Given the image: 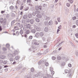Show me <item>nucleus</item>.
I'll return each mask as SVG.
<instances>
[{"mask_svg":"<svg viewBox=\"0 0 78 78\" xmlns=\"http://www.w3.org/2000/svg\"><path fill=\"white\" fill-rule=\"evenodd\" d=\"M18 52L17 51H14V53L13 54H9L8 55V57L9 58H12L13 57H14V56H15L18 53Z\"/></svg>","mask_w":78,"mask_h":78,"instance_id":"f257e3e1","label":"nucleus"},{"mask_svg":"<svg viewBox=\"0 0 78 78\" xmlns=\"http://www.w3.org/2000/svg\"><path fill=\"white\" fill-rule=\"evenodd\" d=\"M34 29L37 30V31H39L41 30V29L40 28V27H39L38 26H36V24H35L34 25Z\"/></svg>","mask_w":78,"mask_h":78,"instance_id":"f03ea898","label":"nucleus"},{"mask_svg":"<svg viewBox=\"0 0 78 78\" xmlns=\"http://www.w3.org/2000/svg\"><path fill=\"white\" fill-rule=\"evenodd\" d=\"M22 64L20 63L18 67L16 68V70H20V69L22 68Z\"/></svg>","mask_w":78,"mask_h":78,"instance_id":"7ed1b4c3","label":"nucleus"},{"mask_svg":"<svg viewBox=\"0 0 78 78\" xmlns=\"http://www.w3.org/2000/svg\"><path fill=\"white\" fill-rule=\"evenodd\" d=\"M44 19L45 20H47V21H48V20L50 19V18L49 16H44Z\"/></svg>","mask_w":78,"mask_h":78,"instance_id":"20e7f679","label":"nucleus"},{"mask_svg":"<svg viewBox=\"0 0 78 78\" xmlns=\"http://www.w3.org/2000/svg\"><path fill=\"white\" fill-rule=\"evenodd\" d=\"M73 75V73H72L71 72H70L69 73H68L67 76H69V78H70Z\"/></svg>","mask_w":78,"mask_h":78,"instance_id":"39448f33","label":"nucleus"},{"mask_svg":"<svg viewBox=\"0 0 78 78\" xmlns=\"http://www.w3.org/2000/svg\"><path fill=\"white\" fill-rule=\"evenodd\" d=\"M34 44L35 45H38L39 44L37 42V41L36 40L34 39Z\"/></svg>","mask_w":78,"mask_h":78,"instance_id":"423d86ee","label":"nucleus"},{"mask_svg":"<svg viewBox=\"0 0 78 78\" xmlns=\"http://www.w3.org/2000/svg\"><path fill=\"white\" fill-rule=\"evenodd\" d=\"M19 31H20V33L22 35V34H23V30H22L21 29H19Z\"/></svg>","mask_w":78,"mask_h":78,"instance_id":"0eeeda50","label":"nucleus"},{"mask_svg":"<svg viewBox=\"0 0 78 78\" xmlns=\"http://www.w3.org/2000/svg\"><path fill=\"white\" fill-rule=\"evenodd\" d=\"M7 22H6V20H5L4 21L2 22V24L3 25H5L6 24Z\"/></svg>","mask_w":78,"mask_h":78,"instance_id":"6e6552de","label":"nucleus"},{"mask_svg":"<svg viewBox=\"0 0 78 78\" xmlns=\"http://www.w3.org/2000/svg\"><path fill=\"white\" fill-rule=\"evenodd\" d=\"M5 58H6V56L5 55H1L0 56V58L2 59H4Z\"/></svg>","mask_w":78,"mask_h":78,"instance_id":"1a4fd4ad","label":"nucleus"},{"mask_svg":"<svg viewBox=\"0 0 78 78\" xmlns=\"http://www.w3.org/2000/svg\"><path fill=\"white\" fill-rule=\"evenodd\" d=\"M5 19H4L3 18H2L0 19V23L1 24H2L3 22L4 21Z\"/></svg>","mask_w":78,"mask_h":78,"instance_id":"9d476101","label":"nucleus"},{"mask_svg":"<svg viewBox=\"0 0 78 78\" xmlns=\"http://www.w3.org/2000/svg\"><path fill=\"white\" fill-rule=\"evenodd\" d=\"M9 9L12 11L14 9V7L12 5H11L9 7Z\"/></svg>","mask_w":78,"mask_h":78,"instance_id":"9b49d317","label":"nucleus"},{"mask_svg":"<svg viewBox=\"0 0 78 78\" xmlns=\"http://www.w3.org/2000/svg\"><path fill=\"white\" fill-rule=\"evenodd\" d=\"M39 36H40L39 33L38 32L36 33L35 34V37H38Z\"/></svg>","mask_w":78,"mask_h":78,"instance_id":"f8f14e48","label":"nucleus"},{"mask_svg":"<svg viewBox=\"0 0 78 78\" xmlns=\"http://www.w3.org/2000/svg\"><path fill=\"white\" fill-rule=\"evenodd\" d=\"M37 17L38 18H41L42 17V15L39 14H38L37 15Z\"/></svg>","mask_w":78,"mask_h":78,"instance_id":"ddd939ff","label":"nucleus"},{"mask_svg":"<svg viewBox=\"0 0 78 78\" xmlns=\"http://www.w3.org/2000/svg\"><path fill=\"white\" fill-rule=\"evenodd\" d=\"M39 35L40 37H42L44 36V33L43 32H41L40 33Z\"/></svg>","mask_w":78,"mask_h":78,"instance_id":"4468645a","label":"nucleus"},{"mask_svg":"<svg viewBox=\"0 0 78 78\" xmlns=\"http://www.w3.org/2000/svg\"><path fill=\"white\" fill-rule=\"evenodd\" d=\"M14 36V35H16V36H19V32L18 31H17L16 32V34H13Z\"/></svg>","mask_w":78,"mask_h":78,"instance_id":"2eb2a0df","label":"nucleus"},{"mask_svg":"<svg viewBox=\"0 0 78 78\" xmlns=\"http://www.w3.org/2000/svg\"><path fill=\"white\" fill-rule=\"evenodd\" d=\"M48 24L49 25H53V21L51 20L48 23Z\"/></svg>","mask_w":78,"mask_h":78,"instance_id":"dca6fc26","label":"nucleus"},{"mask_svg":"<svg viewBox=\"0 0 78 78\" xmlns=\"http://www.w3.org/2000/svg\"><path fill=\"white\" fill-rule=\"evenodd\" d=\"M20 56H16L15 58V60H18V59H20Z\"/></svg>","mask_w":78,"mask_h":78,"instance_id":"f3484780","label":"nucleus"},{"mask_svg":"<svg viewBox=\"0 0 78 78\" xmlns=\"http://www.w3.org/2000/svg\"><path fill=\"white\" fill-rule=\"evenodd\" d=\"M36 30L34 29H32L31 30V32L32 33H33L34 34V33H36Z\"/></svg>","mask_w":78,"mask_h":78,"instance_id":"a211bd4d","label":"nucleus"},{"mask_svg":"<svg viewBox=\"0 0 78 78\" xmlns=\"http://www.w3.org/2000/svg\"><path fill=\"white\" fill-rule=\"evenodd\" d=\"M30 27H31V25L29 24L26 25V28H30Z\"/></svg>","mask_w":78,"mask_h":78,"instance_id":"6ab92c4d","label":"nucleus"},{"mask_svg":"<svg viewBox=\"0 0 78 78\" xmlns=\"http://www.w3.org/2000/svg\"><path fill=\"white\" fill-rule=\"evenodd\" d=\"M44 31L46 32H48V27H46L44 28Z\"/></svg>","mask_w":78,"mask_h":78,"instance_id":"aec40b11","label":"nucleus"},{"mask_svg":"<svg viewBox=\"0 0 78 78\" xmlns=\"http://www.w3.org/2000/svg\"><path fill=\"white\" fill-rule=\"evenodd\" d=\"M30 23L31 24H33L34 23V20L33 19H31L30 20Z\"/></svg>","mask_w":78,"mask_h":78,"instance_id":"412c9836","label":"nucleus"},{"mask_svg":"<svg viewBox=\"0 0 78 78\" xmlns=\"http://www.w3.org/2000/svg\"><path fill=\"white\" fill-rule=\"evenodd\" d=\"M14 28L15 30H19V28H18V27L17 26L14 27Z\"/></svg>","mask_w":78,"mask_h":78,"instance_id":"4be33fe9","label":"nucleus"},{"mask_svg":"<svg viewBox=\"0 0 78 78\" xmlns=\"http://www.w3.org/2000/svg\"><path fill=\"white\" fill-rule=\"evenodd\" d=\"M35 20L37 22H40V20L39 19L37 18L35 19Z\"/></svg>","mask_w":78,"mask_h":78,"instance_id":"5701e85b","label":"nucleus"},{"mask_svg":"<svg viewBox=\"0 0 78 78\" xmlns=\"http://www.w3.org/2000/svg\"><path fill=\"white\" fill-rule=\"evenodd\" d=\"M28 17L29 18H31L32 17V15L31 14H28Z\"/></svg>","mask_w":78,"mask_h":78,"instance_id":"b1692460","label":"nucleus"},{"mask_svg":"<svg viewBox=\"0 0 78 78\" xmlns=\"http://www.w3.org/2000/svg\"><path fill=\"white\" fill-rule=\"evenodd\" d=\"M26 34H30V30H27L26 31Z\"/></svg>","mask_w":78,"mask_h":78,"instance_id":"393cba45","label":"nucleus"},{"mask_svg":"<svg viewBox=\"0 0 78 78\" xmlns=\"http://www.w3.org/2000/svg\"><path fill=\"white\" fill-rule=\"evenodd\" d=\"M7 62H8V61L7 60H5L3 62V63L4 64H6Z\"/></svg>","mask_w":78,"mask_h":78,"instance_id":"a878e982","label":"nucleus"},{"mask_svg":"<svg viewBox=\"0 0 78 78\" xmlns=\"http://www.w3.org/2000/svg\"><path fill=\"white\" fill-rule=\"evenodd\" d=\"M27 15H25L23 17V18L24 19H26L27 18Z\"/></svg>","mask_w":78,"mask_h":78,"instance_id":"bb28decb","label":"nucleus"},{"mask_svg":"<svg viewBox=\"0 0 78 78\" xmlns=\"http://www.w3.org/2000/svg\"><path fill=\"white\" fill-rule=\"evenodd\" d=\"M69 71H68V70L67 69H65V73H69Z\"/></svg>","mask_w":78,"mask_h":78,"instance_id":"cd10ccee","label":"nucleus"},{"mask_svg":"<svg viewBox=\"0 0 78 78\" xmlns=\"http://www.w3.org/2000/svg\"><path fill=\"white\" fill-rule=\"evenodd\" d=\"M41 14L42 16H45V12H41Z\"/></svg>","mask_w":78,"mask_h":78,"instance_id":"c85d7f7f","label":"nucleus"},{"mask_svg":"<svg viewBox=\"0 0 78 78\" xmlns=\"http://www.w3.org/2000/svg\"><path fill=\"white\" fill-rule=\"evenodd\" d=\"M44 24L45 25H48V22L47 21H45L44 22Z\"/></svg>","mask_w":78,"mask_h":78,"instance_id":"c756f323","label":"nucleus"},{"mask_svg":"<svg viewBox=\"0 0 78 78\" xmlns=\"http://www.w3.org/2000/svg\"><path fill=\"white\" fill-rule=\"evenodd\" d=\"M21 22L23 24H24L25 22V20H22Z\"/></svg>","mask_w":78,"mask_h":78,"instance_id":"7c9ffc66","label":"nucleus"},{"mask_svg":"<svg viewBox=\"0 0 78 78\" xmlns=\"http://www.w3.org/2000/svg\"><path fill=\"white\" fill-rule=\"evenodd\" d=\"M45 65L46 66V67L48 66H49V64L48 62H46L45 63Z\"/></svg>","mask_w":78,"mask_h":78,"instance_id":"2f4dec72","label":"nucleus"},{"mask_svg":"<svg viewBox=\"0 0 78 78\" xmlns=\"http://www.w3.org/2000/svg\"><path fill=\"white\" fill-rule=\"evenodd\" d=\"M47 78H51V76L50 75L48 74L47 76Z\"/></svg>","mask_w":78,"mask_h":78,"instance_id":"473e14b6","label":"nucleus"},{"mask_svg":"<svg viewBox=\"0 0 78 78\" xmlns=\"http://www.w3.org/2000/svg\"><path fill=\"white\" fill-rule=\"evenodd\" d=\"M9 59L10 61H14V59H13V58H12V57L10 58Z\"/></svg>","mask_w":78,"mask_h":78,"instance_id":"72a5a7b5","label":"nucleus"},{"mask_svg":"<svg viewBox=\"0 0 78 78\" xmlns=\"http://www.w3.org/2000/svg\"><path fill=\"white\" fill-rule=\"evenodd\" d=\"M29 9V7H27L26 8L24 9L25 11H28Z\"/></svg>","mask_w":78,"mask_h":78,"instance_id":"f704fd0d","label":"nucleus"},{"mask_svg":"<svg viewBox=\"0 0 78 78\" xmlns=\"http://www.w3.org/2000/svg\"><path fill=\"white\" fill-rule=\"evenodd\" d=\"M33 39V36H30L29 37V39Z\"/></svg>","mask_w":78,"mask_h":78,"instance_id":"c9c22d12","label":"nucleus"},{"mask_svg":"<svg viewBox=\"0 0 78 78\" xmlns=\"http://www.w3.org/2000/svg\"><path fill=\"white\" fill-rule=\"evenodd\" d=\"M68 1L70 3H72L73 2V0H68Z\"/></svg>","mask_w":78,"mask_h":78,"instance_id":"e433bc0d","label":"nucleus"},{"mask_svg":"<svg viewBox=\"0 0 78 78\" xmlns=\"http://www.w3.org/2000/svg\"><path fill=\"white\" fill-rule=\"evenodd\" d=\"M49 70L50 72H51V71H53V68L51 67L50 68Z\"/></svg>","mask_w":78,"mask_h":78,"instance_id":"4c0bfd02","label":"nucleus"},{"mask_svg":"<svg viewBox=\"0 0 78 78\" xmlns=\"http://www.w3.org/2000/svg\"><path fill=\"white\" fill-rule=\"evenodd\" d=\"M38 75L37 74H35L34 75V77L35 78H38Z\"/></svg>","mask_w":78,"mask_h":78,"instance_id":"58836bf2","label":"nucleus"},{"mask_svg":"<svg viewBox=\"0 0 78 78\" xmlns=\"http://www.w3.org/2000/svg\"><path fill=\"white\" fill-rule=\"evenodd\" d=\"M31 2V0H27V3H30Z\"/></svg>","mask_w":78,"mask_h":78,"instance_id":"ea45409f","label":"nucleus"},{"mask_svg":"<svg viewBox=\"0 0 78 78\" xmlns=\"http://www.w3.org/2000/svg\"><path fill=\"white\" fill-rule=\"evenodd\" d=\"M9 46H10L9 44H6V47H7V48H9Z\"/></svg>","mask_w":78,"mask_h":78,"instance_id":"a19ab883","label":"nucleus"},{"mask_svg":"<svg viewBox=\"0 0 78 78\" xmlns=\"http://www.w3.org/2000/svg\"><path fill=\"white\" fill-rule=\"evenodd\" d=\"M17 3L18 5H20V1H19V0H18L17 1Z\"/></svg>","mask_w":78,"mask_h":78,"instance_id":"79ce46f5","label":"nucleus"},{"mask_svg":"<svg viewBox=\"0 0 78 78\" xmlns=\"http://www.w3.org/2000/svg\"><path fill=\"white\" fill-rule=\"evenodd\" d=\"M57 59L58 60H60L61 59V57L59 56H58L57 57Z\"/></svg>","mask_w":78,"mask_h":78,"instance_id":"37998d69","label":"nucleus"},{"mask_svg":"<svg viewBox=\"0 0 78 78\" xmlns=\"http://www.w3.org/2000/svg\"><path fill=\"white\" fill-rule=\"evenodd\" d=\"M16 25H17V26H16L17 27H19L20 25V23H17Z\"/></svg>","mask_w":78,"mask_h":78,"instance_id":"c03bdc74","label":"nucleus"},{"mask_svg":"<svg viewBox=\"0 0 78 78\" xmlns=\"http://www.w3.org/2000/svg\"><path fill=\"white\" fill-rule=\"evenodd\" d=\"M35 9H36V10H39L38 6H35Z\"/></svg>","mask_w":78,"mask_h":78,"instance_id":"a18cd8bd","label":"nucleus"},{"mask_svg":"<svg viewBox=\"0 0 78 78\" xmlns=\"http://www.w3.org/2000/svg\"><path fill=\"white\" fill-rule=\"evenodd\" d=\"M31 70L32 72H33L34 71V68H32L31 69Z\"/></svg>","mask_w":78,"mask_h":78,"instance_id":"49530a36","label":"nucleus"},{"mask_svg":"<svg viewBox=\"0 0 78 78\" xmlns=\"http://www.w3.org/2000/svg\"><path fill=\"white\" fill-rule=\"evenodd\" d=\"M23 25L20 24L19 27H20V28H23Z\"/></svg>","mask_w":78,"mask_h":78,"instance_id":"de8ad7c7","label":"nucleus"},{"mask_svg":"<svg viewBox=\"0 0 78 78\" xmlns=\"http://www.w3.org/2000/svg\"><path fill=\"white\" fill-rule=\"evenodd\" d=\"M52 60H55V59H56V57H55L53 56L52 57Z\"/></svg>","mask_w":78,"mask_h":78,"instance_id":"09e8293b","label":"nucleus"},{"mask_svg":"<svg viewBox=\"0 0 78 78\" xmlns=\"http://www.w3.org/2000/svg\"><path fill=\"white\" fill-rule=\"evenodd\" d=\"M76 19V17L75 16L72 18V19L73 20H75Z\"/></svg>","mask_w":78,"mask_h":78,"instance_id":"8fccbe9b","label":"nucleus"},{"mask_svg":"<svg viewBox=\"0 0 78 78\" xmlns=\"http://www.w3.org/2000/svg\"><path fill=\"white\" fill-rule=\"evenodd\" d=\"M64 41H62V42H61V43H59L58 44V46H59V45H61V44H62V43H64Z\"/></svg>","mask_w":78,"mask_h":78,"instance_id":"3c124183","label":"nucleus"},{"mask_svg":"<svg viewBox=\"0 0 78 78\" xmlns=\"http://www.w3.org/2000/svg\"><path fill=\"white\" fill-rule=\"evenodd\" d=\"M51 73L52 74V75H53L55 73V72L53 71H51Z\"/></svg>","mask_w":78,"mask_h":78,"instance_id":"603ef678","label":"nucleus"},{"mask_svg":"<svg viewBox=\"0 0 78 78\" xmlns=\"http://www.w3.org/2000/svg\"><path fill=\"white\" fill-rule=\"evenodd\" d=\"M75 35L76 37V38H78V33H76L75 34Z\"/></svg>","mask_w":78,"mask_h":78,"instance_id":"864d4df0","label":"nucleus"},{"mask_svg":"<svg viewBox=\"0 0 78 78\" xmlns=\"http://www.w3.org/2000/svg\"><path fill=\"white\" fill-rule=\"evenodd\" d=\"M2 50L3 51H5V50H6L7 49L6 48H2Z\"/></svg>","mask_w":78,"mask_h":78,"instance_id":"5fc2aeb1","label":"nucleus"},{"mask_svg":"<svg viewBox=\"0 0 78 78\" xmlns=\"http://www.w3.org/2000/svg\"><path fill=\"white\" fill-rule=\"evenodd\" d=\"M57 20L58 22H60V19L59 18H58L57 19Z\"/></svg>","mask_w":78,"mask_h":78,"instance_id":"6e6d98bb","label":"nucleus"},{"mask_svg":"<svg viewBox=\"0 0 78 78\" xmlns=\"http://www.w3.org/2000/svg\"><path fill=\"white\" fill-rule=\"evenodd\" d=\"M68 66L69 67H72V64H69L68 65Z\"/></svg>","mask_w":78,"mask_h":78,"instance_id":"4d7b16f0","label":"nucleus"},{"mask_svg":"<svg viewBox=\"0 0 78 78\" xmlns=\"http://www.w3.org/2000/svg\"><path fill=\"white\" fill-rule=\"evenodd\" d=\"M12 17H15L16 16L15 15V14H14V13H12Z\"/></svg>","mask_w":78,"mask_h":78,"instance_id":"13d9d810","label":"nucleus"},{"mask_svg":"<svg viewBox=\"0 0 78 78\" xmlns=\"http://www.w3.org/2000/svg\"><path fill=\"white\" fill-rule=\"evenodd\" d=\"M3 60H0V64H2L3 63Z\"/></svg>","mask_w":78,"mask_h":78,"instance_id":"bf43d9fd","label":"nucleus"},{"mask_svg":"<svg viewBox=\"0 0 78 78\" xmlns=\"http://www.w3.org/2000/svg\"><path fill=\"white\" fill-rule=\"evenodd\" d=\"M76 24L77 25V26H78V20H76Z\"/></svg>","mask_w":78,"mask_h":78,"instance_id":"052dcab7","label":"nucleus"},{"mask_svg":"<svg viewBox=\"0 0 78 78\" xmlns=\"http://www.w3.org/2000/svg\"><path fill=\"white\" fill-rule=\"evenodd\" d=\"M66 5L67 6H68V7H69V6H70V4L69 3H67L66 4Z\"/></svg>","mask_w":78,"mask_h":78,"instance_id":"680f3d73","label":"nucleus"},{"mask_svg":"<svg viewBox=\"0 0 78 78\" xmlns=\"http://www.w3.org/2000/svg\"><path fill=\"white\" fill-rule=\"evenodd\" d=\"M76 56L77 57H78V52H76Z\"/></svg>","mask_w":78,"mask_h":78,"instance_id":"e2e57ef3","label":"nucleus"},{"mask_svg":"<svg viewBox=\"0 0 78 78\" xmlns=\"http://www.w3.org/2000/svg\"><path fill=\"white\" fill-rule=\"evenodd\" d=\"M42 62L43 63H45V62H46V60H43Z\"/></svg>","mask_w":78,"mask_h":78,"instance_id":"0e129e2a","label":"nucleus"},{"mask_svg":"<svg viewBox=\"0 0 78 78\" xmlns=\"http://www.w3.org/2000/svg\"><path fill=\"white\" fill-rule=\"evenodd\" d=\"M32 48L33 49H36V47H34V46H32Z\"/></svg>","mask_w":78,"mask_h":78,"instance_id":"69168bd1","label":"nucleus"},{"mask_svg":"<svg viewBox=\"0 0 78 78\" xmlns=\"http://www.w3.org/2000/svg\"><path fill=\"white\" fill-rule=\"evenodd\" d=\"M41 6H38V9H41Z\"/></svg>","mask_w":78,"mask_h":78,"instance_id":"338daca9","label":"nucleus"},{"mask_svg":"<svg viewBox=\"0 0 78 78\" xmlns=\"http://www.w3.org/2000/svg\"><path fill=\"white\" fill-rule=\"evenodd\" d=\"M23 30L24 31H26V28L25 27H23Z\"/></svg>","mask_w":78,"mask_h":78,"instance_id":"774afa93","label":"nucleus"}]
</instances>
